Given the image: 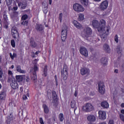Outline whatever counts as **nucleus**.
<instances>
[{
  "label": "nucleus",
  "instance_id": "1",
  "mask_svg": "<svg viewBox=\"0 0 124 124\" xmlns=\"http://www.w3.org/2000/svg\"><path fill=\"white\" fill-rule=\"evenodd\" d=\"M93 28L97 29L98 31H102L105 29L106 22L104 19H101L100 23L97 20H94L92 22Z\"/></svg>",
  "mask_w": 124,
  "mask_h": 124
},
{
  "label": "nucleus",
  "instance_id": "2",
  "mask_svg": "<svg viewBox=\"0 0 124 124\" xmlns=\"http://www.w3.org/2000/svg\"><path fill=\"white\" fill-rule=\"evenodd\" d=\"M35 62L34 63V66L33 68V74L31 77L32 81H33L34 83L37 82V76L36 75V72L38 71V67L37 66V60L35 59Z\"/></svg>",
  "mask_w": 124,
  "mask_h": 124
},
{
  "label": "nucleus",
  "instance_id": "3",
  "mask_svg": "<svg viewBox=\"0 0 124 124\" xmlns=\"http://www.w3.org/2000/svg\"><path fill=\"white\" fill-rule=\"evenodd\" d=\"M11 34L13 37L16 39V41L18 42L20 40V35L18 32V30L16 27H13L11 29Z\"/></svg>",
  "mask_w": 124,
  "mask_h": 124
},
{
  "label": "nucleus",
  "instance_id": "4",
  "mask_svg": "<svg viewBox=\"0 0 124 124\" xmlns=\"http://www.w3.org/2000/svg\"><path fill=\"white\" fill-rule=\"evenodd\" d=\"M67 35V26L65 24L63 25V27L62 28V31L61 32V39L62 41H65L66 39V35Z\"/></svg>",
  "mask_w": 124,
  "mask_h": 124
},
{
  "label": "nucleus",
  "instance_id": "5",
  "mask_svg": "<svg viewBox=\"0 0 124 124\" xmlns=\"http://www.w3.org/2000/svg\"><path fill=\"white\" fill-rule=\"evenodd\" d=\"M82 109L84 112H91L93 110V106L91 103H86L83 107Z\"/></svg>",
  "mask_w": 124,
  "mask_h": 124
},
{
  "label": "nucleus",
  "instance_id": "6",
  "mask_svg": "<svg viewBox=\"0 0 124 124\" xmlns=\"http://www.w3.org/2000/svg\"><path fill=\"white\" fill-rule=\"evenodd\" d=\"M15 80L16 79L14 78H9L7 80V82H11V86L12 89H14V90H16V89H18V87L19 86V85H18L17 81H16Z\"/></svg>",
  "mask_w": 124,
  "mask_h": 124
},
{
  "label": "nucleus",
  "instance_id": "7",
  "mask_svg": "<svg viewBox=\"0 0 124 124\" xmlns=\"http://www.w3.org/2000/svg\"><path fill=\"white\" fill-rule=\"evenodd\" d=\"M68 70L67 66L64 65L63 70L61 71V76L63 77V80H66L67 79V75H68V73H67Z\"/></svg>",
  "mask_w": 124,
  "mask_h": 124
},
{
  "label": "nucleus",
  "instance_id": "8",
  "mask_svg": "<svg viewBox=\"0 0 124 124\" xmlns=\"http://www.w3.org/2000/svg\"><path fill=\"white\" fill-rule=\"evenodd\" d=\"M93 31L92 29L89 27H86L83 31V35L85 38H88L92 34Z\"/></svg>",
  "mask_w": 124,
  "mask_h": 124
},
{
  "label": "nucleus",
  "instance_id": "9",
  "mask_svg": "<svg viewBox=\"0 0 124 124\" xmlns=\"http://www.w3.org/2000/svg\"><path fill=\"white\" fill-rule=\"evenodd\" d=\"M73 8L75 11H77V12H83V11H84L83 6L78 3L74 4Z\"/></svg>",
  "mask_w": 124,
  "mask_h": 124
},
{
  "label": "nucleus",
  "instance_id": "10",
  "mask_svg": "<svg viewBox=\"0 0 124 124\" xmlns=\"http://www.w3.org/2000/svg\"><path fill=\"white\" fill-rule=\"evenodd\" d=\"M98 85V90L99 92L101 94H104L105 93V88H104V83L103 82H99Z\"/></svg>",
  "mask_w": 124,
  "mask_h": 124
},
{
  "label": "nucleus",
  "instance_id": "11",
  "mask_svg": "<svg viewBox=\"0 0 124 124\" xmlns=\"http://www.w3.org/2000/svg\"><path fill=\"white\" fill-rule=\"evenodd\" d=\"M35 29L38 32H40V33H43L44 32V26L41 24H37L35 25Z\"/></svg>",
  "mask_w": 124,
  "mask_h": 124
},
{
  "label": "nucleus",
  "instance_id": "12",
  "mask_svg": "<svg viewBox=\"0 0 124 124\" xmlns=\"http://www.w3.org/2000/svg\"><path fill=\"white\" fill-rule=\"evenodd\" d=\"M79 53L82 55V56H84V57H88L89 55L88 50H87V48L84 46H81L80 47Z\"/></svg>",
  "mask_w": 124,
  "mask_h": 124
},
{
  "label": "nucleus",
  "instance_id": "13",
  "mask_svg": "<svg viewBox=\"0 0 124 124\" xmlns=\"http://www.w3.org/2000/svg\"><path fill=\"white\" fill-rule=\"evenodd\" d=\"M99 118L101 120H105L106 119V112L104 111L100 110L98 112Z\"/></svg>",
  "mask_w": 124,
  "mask_h": 124
},
{
  "label": "nucleus",
  "instance_id": "14",
  "mask_svg": "<svg viewBox=\"0 0 124 124\" xmlns=\"http://www.w3.org/2000/svg\"><path fill=\"white\" fill-rule=\"evenodd\" d=\"M90 73V69L87 68H82L80 69V74L81 75H86L87 74H89Z\"/></svg>",
  "mask_w": 124,
  "mask_h": 124
},
{
  "label": "nucleus",
  "instance_id": "15",
  "mask_svg": "<svg viewBox=\"0 0 124 124\" xmlns=\"http://www.w3.org/2000/svg\"><path fill=\"white\" fill-rule=\"evenodd\" d=\"M108 7V1H104L102 2L100 6V9L101 10H105V9H106L107 7Z\"/></svg>",
  "mask_w": 124,
  "mask_h": 124
},
{
  "label": "nucleus",
  "instance_id": "16",
  "mask_svg": "<svg viewBox=\"0 0 124 124\" xmlns=\"http://www.w3.org/2000/svg\"><path fill=\"white\" fill-rule=\"evenodd\" d=\"M87 120L88 121V122H90V123H93V122H95V116H94V115H88L87 117Z\"/></svg>",
  "mask_w": 124,
  "mask_h": 124
},
{
  "label": "nucleus",
  "instance_id": "17",
  "mask_svg": "<svg viewBox=\"0 0 124 124\" xmlns=\"http://www.w3.org/2000/svg\"><path fill=\"white\" fill-rule=\"evenodd\" d=\"M6 93L5 91H2L0 93V100H5Z\"/></svg>",
  "mask_w": 124,
  "mask_h": 124
},
{
  "label": "nucleus",
  "instance_id": "18",
  "mask_svg": "<svg viewBox=\"0 0 124 124\" xmlns=\"http://www.w3.org/2000/svg\"><path fill=\"white\" fill-rule=\"evenodd\" d=\"M13 120V115H12V114H10L9 116H8L6 119V124H11V121Z\"/></svg>",
  "mask_w": 124,
  "mask_h": 124
},
{
  "label": "nucleus",
  "instance_id": "19",
  "mask_svg": "<svg viewBox=\"0 0 124 124\" xmlns=\"http://www.w3.org/2000/svg\"><path fill=\"white\" fill-rule=\"evenodd\" d=\"M30 46L32 47V48H35L37 46V44L35 43V41H34V40L32 38L30 39Z\"/></svg>",
  "mask_w": 124,
  "mask_h": 124
},
{
  "label": "nucleus",
  "instance_id": "20",
  "mask_svg": "<svg viewBox=\"0 0 124 124\" xmlns=\"http://www.w3.org/2000/svg\"><path fill=\"white\" fill-rule=\"evenodd\" d=\"M99 32H103V33L101 35V37L102 40L104 39V40H106V39L107 38V34H106V31L105 30H104L101 31H99Z\"/></svg>",
  "mask_w": 124,
  "mask_h": 124
},
{
  "label": "nucleus",
  "instance_id": "21",
  "mask_svg": "<svg viewBox=\"0 0 124 124\" xmlns=\"http://www.w3.org/2000/svg\"><path fill=\"white\" fill-rule=\"evenodd\" d=\"M16 70L19 73H22L23 74L26 73V71L25 70L21 69V66L20 65H17L16 66Z\"/></svg>",
  "mask_w": 124,
  "mask_h": 124
},
{
  "label": "nucleus",
  "instance_id": "22",
  "mask_svg": "<svg viewBox=\"0 0 124 124\" xmlns=\"http://www.w3.org/2000/svg\"><path fill=\"white\" fill-rule=\"evenodd\" d=\"M103 50L107 53H110V47L107 44H105L103 46Z\"/></svg>",
  "mask_w": 124,
  "mask_h": 124
},
{
  "label": "nucleus",
  "instance_id": "23",
  "mask_svg": "<svg viewBox=\"0 0 124 124\" xmlns=\"http://www.w3.org/2000/svg\"><path fill=\"white\" fill-rule=\"evenodd\" d=\"M101 106L103 107V108H108L109 107V104H108V102L106 101L102 102L101 103Z\"/></svg>",
  "mask_w": 124,
  "mask_h": 124
},
{
  "label": "nucleus",
  "instance_id": "24",
  "mask_svg": "<svg viewBox=\"0 0 124 124\" xmlns=\"http://www.w3.org/2000/svg\"><path fill=\"white\" fill-rule=\"evenodd\" d=\"M73 24L75 27L77 28V29H81V28H82V25L80 23H78L77 21L74 20L73 21Z\"/></svg>",
  "mask_w": 124,
  "mask_h": 124
},
{
  "label": "nucleus",
  "instance_id": "25",
  "mask_svg": "<svg viewBox=\"0 0 124 124\" xmlns=\"http://www.w3.org/2000/svg\"><path fill=\"white\" fill-rule=\"evenodd\" d=\"M18 6L20 7V9H25L26 7H27V3H18Z\"/></svg>",
  "mask_w": 124,
  "mask_h": 124
},
{
  "label": "nucleus",
  "instance_id": "26",
  "mask_svg": "<svg viewBox=\"0 0 124 124\" xmlns=\"http://www.w3.org/2000/svg\"><path fill=\"white\" fill-rule=\"evenodd\" d=\"M101 62L103 65H106L108 62V60H107V58L103 57L101 60Z\"/></svg>",
  "mask_w": 124,
  "mask_h": 124
},
{
  "label": "nucleus",
  "instance_id": "27",
  "mask_svg": "<svg viewBox=\"0 0 124 124\" xmlns=\"http://www.w3.org/2000/svg\"><path fill=\"white\" fill-rule=\"evenodd\" d=\"M80 2L85 6L87 7L89 5V0H80Z\"/></svg>",
  "mask_w": 124,
  "mask_h": 124
},
{
  "label": "nucleus",
  "instance_id": "28",
  "mask_svg": "<svg viewBox=\"0 0 124 124\" xmlns=\"http://www.w3.org/2000/svg\"><path fill=\"white\" fill-rule=\"evenodd\" d=\"M71 108H73L74 109V112H75V110H76L77 108H76V102H75V100H73L71 101Z\"/></svg>",
  "mask_w": 124,
  "mask_h": 124
},
{
  "label": "nucleus",
  "instance_id": "29",
  "mask_svg": "<svg viewBox=\"0 0 124 124\" xmlns=\"http://www.w3.org/2000/svg\"><path fill=\"white\" fill-rule=\"evenodd\" d=\"M43 108L44 110V113H45L46 114H48V113H49V108H48V106H47V105H43Z\"/></svg>",
  "mask_w": 124,
  "mask_h": 124
},
{
  "label": "nucleus",
  "instance_id": "30",
  "mask_svg": "<svg viewBox=\"0 0 124 124\" xmlns=\"http://www.w3.org/2000/svg\"><path fill=\"white\" fill-rule=\"evenodd\" d=\"M16 78L17 82H22V81H23V76H21V75L16 76Z\"/></svg>",
  "mask_w": 124,
  "mask_h": 124
},
{
  "label": "nucleus",
  "instance_id": "31",
  "mask_svg": "<svg viewBox=\"0 0 124 124\" xmlns=\"http://www.w3.org/2000/svg\"><path fill=\"white\" fill-rule=\"evenodd\" d=\"M116 51L118 54H121L122 52H123V50L122 49V47H121V46H117L116 47Z\"/></svg>",
  "mask_w": 124,
  "mask_h": 124
},
{
  "label": "nucleus",
  "instance_id": "32",
  "mask_svg": "<svg viewBox=\"0 0 124 124\" xmlns=\"http://www.w3.org/2000/svg\"><path fill=\"white\" fill-rule=\"evenodd\" d=\"M52 97L54 100H55V101H57V100H58L57 93H56V92L55 91L52 92Z\"/></svg>",
  "mask_w": 124,
  "mask_h": 124
},
{
  "label": "nucleus",
  "instance_id": "33",
  "mask_svg": "<svg viewBox=\"0 0 124 124\" xmlns=\"http://www.w3.org/2000/svg\"><path fill=\"white\" fill-rule=\"evenodd\" d=\"M48 66L47 65L45 66L44 69V73L43 74V76H44V77H46L47 76V68Z\"/></svg>",
  "mask_w": 124,
  "mask_h": 124
},
{
  "label": "nucleus",
  "instance_id": "34",
  "mask_svg": "<svg viewBox=\"0 0 124 124\" xmlns=\"http://www.w3.org/2000/svg\"><path fill=\"white\" fill-rule=\"evenodd\" d=\"M26 92H27L26 95H23V100H26V99H28L27 96H29L30 95V94H29V91L27 90Z\"/></svg>",
  "mask_w": 124,
  "mask_h": 124
},
{
  "label": "nucleus",
  "instance_id": "35",
  "mask_svg": "<svg viewBox=\"0 0 124 124\" xmlns=\"http://www.w3.org/2000/svg\"><path fill=\"white\" fill-rule=\"evenodd\" d=\"M63 120H64V117H63V114L60 113L59 114V121H60V122H63Z\"/></svg>",
  "mask_w": 124,
  "mask_h": 124
},
{
  "label": "nucleus",
  "instance_id": "36",
  "mask_svg": "<svg viewBox=\"0 0 124 124\" xmlns=\"http://www.w3.org/2000/svg\"><path fill=\"white\" fill-rule=\"evenodd\" d=\"M78 20L79 21H83V20H84V15L80 14L78 16Z\"/></svg>",
  "mask_w": 124,
  "mask_h": 124
},
{
  "label": "nucleus",
  "instance_id": "37",
  "mask_svg": "<svg viewBox=\"0 0 124 124\" xmlns=\"http://www.w3.org/2000/svg\"><path fill=\"white\" fill-rule=\"evenodd\" d=\"M21 25L24 26V27H27L28 25H29L28 21H24L21 23Z\"/></svg>",
  "mask_w": 124,
  "mask_h": 124
},
{
  "label": "nucleus",
  "instance_id": "38",
  "mask_svg": "<svg viewBox=\"0 0 124 124\" xmlns=\"http://www.w3.org/2000/svg\"><path fill=\"white\" fill-rule=\"evenodd\" d=\"M2 75H3V72H2L1 68L0 67V80H1L2 78Z\"/></svg>",
  "mask_w": 124,
  "mask_h": 124
},
{
  "label": "nucleus",
  "instance_id": "39",
  "mask_svg": "<svg viewBox=\"0 0 124 124\" xmlns=\"http://www.w3.org/2000/svg\"><path fill=\"white\" fill-rule=\"evenodd\" d=\"M11 44L12 47H13V48L15 47L16 45H15V41L13 39L11 40Z\"/></svg>",
  "mask_w": 124,
  "mask_h": 124
},
{
  "label": "nucleus",
  "instance_id": "40",
  "mask_svg": "<svg viewBox=\"0 0 124 124\" xmlns=\"http://www.w3.org/2000/svg\"><path fill=\"white\" fill-rule=\"evenodd\" d=\"M114 40L116 42V43H118V42H119V37H118V35H115L114 37Z\"/></svg>",
  "mask_w": 124,
  "mask_h": 124
},
{
  "label": "nucleus",
  "instance_id": "41",
  "mask_svg": "<svg viewBox=\"0 0 124 124\" xmlns=\"http://www.w3.org/2000/svg\"><path fill=\"white\" fill-rule=\"evenodd\" d=\"M8 6L10 5L12 3V0H6Z\"/></svg>",
  "mask_w": 124,
  "mask_h": 124
},
{
  "label": "nucleus",
  "instance_id": "42",
  "mask_svg": "<svg viewBox=\"0 0 124 124\" xmlns=\"http://www.w3.org/2000/svg\"><path fill=\"white\" fill-rule=\"evenodd\" d=\"M28 19V15H24L22 16V20H27Z\"/></svg>",
  "mask_w": 124,
  "mask_h": 124
},
{
  "label": "nucleus",
  "instance_id": "43",
  "mask_svg": "<svg viewBox=\"0 0 124 124\" xmlns=\"http://www.w3.org/2000/svg\"><path fill=\"white\" fill-rule=\"evenodd\" d=\"M43 10L45 14H46L47 12H48V10H47V7H45V8H43Z\"/></svg>",
  "mask_w": 124,
  "mask_h": 124
},
{
  "label": "nucleus",
  "instance_id": "44",
  "mask_svg": "<svg viewBox=\"0 0 124 124\" xmlns=\"http://www.w3.org/2000/svg\"><path fill=\"white\" fill-rule=\"evenodd\" d=\"M62 13H60L59 15V20L60 21V22L62 23Z\"/></svg>",
  "mask_w": 124,
  "mask_h": 124
},
{
  "label": "nucleus",
  "instance_id": "45",
  "mask_svg": "<svg viewBox=\"0 0 124 124\" xmlns=\"http://www.w3.org/2000/svg\"><path fill=\"white\" fill-rule=\"evenodd\" d=\"M120 118L121 121L124 123V115L123 114H120Z\"/></svg>",
  "mask_w": 124,
  "mask_h": 124
},
{
  "label": "nucleus",
  "instance_id": "46",
  "mask_svg": "<svg viewBox=\"0 0 124 124\" xmlns=\"http://www.w3.org/2000/svg\"><path fill=\"white\" fill-rule=\"evenodd\" d=\"M3 17L4 21H7V15H6V14L4 13L3 14Z\"/></svg>",
  "mask_w": 124,
  "mask_h": 124
},
{
  "label": "nucleus",
  "instance_id": "47",
  "mask_svg": "<svg viewBox=\"0 0 124 124\" xmlns=\"http://www.w3.org/2000/svg\"><path fill=\"white\" fill-rule=\"evenodd\" d=\"M39 122L41 124H44V122L43 121V119H42V118L40 117L39 118Z\"/></svg>",
  "mask_w": 124,
  "mask_h": 124
},
{
  "label": "nucleus",
  "instance_id": "48",
  "mask_svg": "<svg viewBox=\"0 0 124 124\" xmlns=\"http://www.w3.org/2000/svg\"><path fill=\"white\" fill-rule=\"evenodd\" d=\"M45 7H47V4L44 2H43V8H45Z\"/></svg>",
  "mask_w": 124,
  "mask_h": 124
},
{
  "label": "nucleus",
  "instance_id": "49",
  "mask_svg": "<svg viewBox=\"0 0 124 124\" xmlns=\"http://www.w3.org/2000/svg\"><path fill=\"white\" fill-rule=\"evenodd\" d=\"M121 69L122 72H124V64L122 65Z\"/></svg>",
  "mask_w": 124,
  "mask_h": 124
},
{
  "label": "nucleus",
  "instance_id": "50",
  "mask_svg": "<svg viewBox=\"0 0 124 124\" xmlns=\"http://www.w3.org/2000/svg\"><path fill=\"white\" fill-rule=\"evenodd\" d=\"M9 106H11V107H13V106H14V103H13L12 102H10L9 104Z\"/></svg>",
  "mask_w": 124,
  "mask_h": 124
},
{
  "label": "nucleus",
  "instance_id": "51",
  "mask_svg": "<svg viewBox=\"0 0 124 124\" xmlns=\"http://www.w3.org/2000/svg\"><path fill=\"white\" fill-rule=\"evenodd\" d=\"M108 124H114V121L113 120H109L108 122Z\"/></svg>",
  "mask_w": 124,
  "mask_h": 124
},
{
  "label": "nucleus",
  "instance_id": "52",
  "mask_svg": "<svg viewBox=\"0 0 124 124\" xmlns=\"http://www.w3.org/2000/svg\"><path fill=\"white\" fill-rule=\"evenodd\" d=\"M10 57L12 60H14V58L13 57V55H12V53H10Z\"/></svg>",
  "mask_w": 124,
  "mask_h": 124
},
{
  "label": "nucleus",
  "instance_id": "53",
  "mask_svg": "<svg viewBox=\"0 0 124 124\" xmlns=\"http://www.w3.org/2000/svg\"><path fill=\"white\" fill-rule=\"evenodd\" d=\"M14 10L15 11L18 9V7L17 6H15L13 7Z\"/></svg>",
  "mask_w": 124,
  "mask_h": 124
},
{
  "label": "nucleus",
  "instance_id": "54",
  "mask_svg": "<svg viewBox=\"0 0 124 124\" xmlns=\"http://www.w3.org/2000/svg\"><path fill=\"white\" fill-rule=\"evenodd\" d=\"M13 57L14 58H16L17 57V54L16 53H13Z\"/></svg>",
  "mask_w": 124,
  "mask_h": 124
},
{
  "label": "nucleus",
  "instance_id": "55",
  "mask_svg": "<svg viewBox=\"0 0 124 124\" xmlns=\"http://www.w3.org/2000/svg\"><path fill=\"white\" fill-rule=\"evenodd\" d=\"M8 74H9L10 75H12L13 73H12V71L9 70L8 71Z\"/></svg>",
  "mask_w": 124,
  "mask_h": 124
},
{
  "label": "nucleus",
  "instance_id": "56",
  "mask_svg": "<svg viewBox=\"0 0 124 124\" xmlns=\"http://www.w3.org/2000/svg\"><path fill=\"white\" fill-rule=\"evenodd\" d=\"M121 113L124 115V109H122L121 110Z\"/></svg>",
  "mask_w": 124,
  "mask_h": 124
},
{
  "label": "nucleus",
  "instance_id": "57",
  "mask_svg": "<svg viewBox=\"0 0 124 124\" xmlns=\"http://www.w3.org/2000/svg\"><path fill=\"white\" fill-rule=\"evenodd\" d=\"M119 71L118 70V69H115V70H114V73H118V72Z\"/></svg>",
  "mask_w": 124,
  "mask_h": 124
},
{
  "label": "nucleus",
  "instance_id": "58",
  "mask_svg": "<svg viewBox=\"0 0 124 124\" xmlns=\"http://www.w3.org/2000/svg\"><path fill=\"white\" fill-rule=\"evenodd\" d=\"M56 81V85L58 86V85H59V82H58V80H55Z\"/></svg>",
  "mask_w": 124,
  "mask_h": 124
},
{
  "label": "nucleus",
  "instance_id": "59",
  "mask_svg": "<svg viewBox=\"0 0 124 124\" xmlns=\"http://www.w3.org/2000/svg\"><path fill=\"white\" fill-rule=\"evenodd\" d=\"M55 81L58 80V78L57 77V75L55 76Z\"/></svg>",
  "mask_w": 124,
  "mask_h": 124
},
{
  "label": "nucleus",
  "instance_id": "60",
  "mask_svg": "<svg viewBox=\"0 0 124 124\" xmlns=\"http://www.w3.org/2000/svg\"><path fill=\"white\" fill-rule=\"evenodd\" d=\"M20 91L21 92H23V87H20Z\"/></svg>",
  "mask_w": 124,
  "mask_h": 124
},
{
  "label": "nucleus",
  "instance_id": "61",
  "mask_svg": "<svg viewBox=\"0 0 124 124\" xmlns=\"http://www.w3.org/2000/svg\"><path fill=\"white\" fill-rule=\"evenodd\" d=\"M49 4L50 5L52 4V0H49Z\"/></svg>",
  "mask_w": 124,
  "mask_h": 124
},
{
  "label": "nucleus",
  "instance_id": "62",
  "mask_svg": "<svg viewBox=\"0 0 124 124\" xmlns=\"http://www.w3.org/2000/svg\"><path fill=\"white\" fill-rule=\"evenodd\" d=\"M74 95H75V96H77V91H76V92H75Z\"/></svg>",
  "mask_w": 124,
  "mask_h": 124
},
{
  "label": "nucleus",
  "instance_id": "63",
  "mask_svg": "<svg viewBox=\"0 0 124 124\" xmlns=\"http://www.w3.org/2000/svg\"><path fill=\"white\" fill-rule=\"evenodd\" d=\"M121 107H122L123 108H124V103H122L121 105Z\"/></svg>",
  "mask_w": 124,
  "mask_h": 124
},
{
  "label": "nucleus",
  "instance_id": "64",
  "mask_svg": "<svg viewBox=\"0 0 124 124\" xmlns=\"http://www.w3.org/2000/svg\"><path fill=\"white\" fill-rule=\"evenodd\" d=\"M99 124H106V123L105 122H102L101 123H100Z\"/></svg>",
  "mask_w": 124,
  "mask_h": 124
}]
</instances>
